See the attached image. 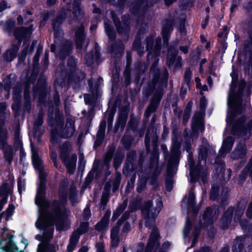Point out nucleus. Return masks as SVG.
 <instances>
[{
  "instance_id": "f257e3e1",
  "label": "nucleus",
  "mask_w": 252,
  "mask_h": 252,
  "mask_svg": "<svg viewBox=\"0 0 252 252\" xmlns=\"http://www.w3.org/2000/svg\"><path fill=\"white\" fill-rule=\"evenodd\" d=\"M66 201V195L62 202H54L52 204L54 213L51 214L47 210L50 204L45 199L44 195H36L35 202L39 208V215L35 224L37 228L44 231L43 236H36V238L41 241L38 245L37 252H56V247L49 244L48 242L53 237L52 225L54 221L56 222L57 229L59 231L65 230L69 227L70 212L64 206Z\"/></svg>"
},
{
  "instance_id": "f03ea898",
  "label": "nucleus",
  "mask_w": 252,
  "mask_h": 252,
  "mask_svg": "<svg viewBox=\"0 0 252 252\" xmlns=\"http://www.w3.org/2000/svg\"><path fill=\"white\" fill-rule=\"evenodd\" d=\"M245 85V83L243 81L240 83L239 94L235 95L230 93L229 94L226 121L227 125L232 127L231 133L233 135H238L243 139H247L252 134V120L247 121L245 117H242L235 123H233L234 117L242 111L240 94Z\"/></svg>"
},
{
  "instance_id": "7ed1b4c3",
  "label": "nucleus",
  "mask_w": 252,
  "mask_h": 252,
  "mask_svg": "<svg viewBox=\"0 0 252 252\" xmlns=\"http://www.w3.org/2000/svg\"><path fill=\"white\" fill-rule=\"evenodd\" d=\"M80 1L81 0H71L70 4L66 1V9H64V11L61 12L53 21L52 25L55 37L63 34L62 31L58 29V27L65 18L68 19V21L71 23L72 18L75 20L81 14Z\"/></svg>"
},
{
  "instance_id": "20e7f679",
  "label": "nucleus",
  "mask_w": 252,
  "mask_h": 252,
  "mask_svg": "<svg viewBox=\"0 0 252 252\" xmlns=\"http://www.w3.org/2000/svg\"><path fill=\"white\" fill-rule=\"evenodd\" d=\"M154 200L156 204L155 207H152L151 201H148L145 202L141 208L142 214L145 219V225L147 227L153 225L156 218L162 207V202L160 196H155Z\"/></svg>"
},
{
  "instance_id": "39448f33",
  "label": "nucleus",
  "mask_w": 252,
  "mask_h": 252,
  "mask_svg": "<svg viewBox=\"0 0 252 252\" xmlns=\"http://www.w3.org/2000/svg\"><path fill=\"white\" fill-rule=\"evenodd\" d=\"M74 121L68 119L65 126L62 127H58L53 130L51 134V142L54 144L58 142L60 137L68 138L72 136L75 133Z\"/></svg>"
},
{
  "instance_id": "423d86ee",
  "label": "nucleus",
  "mask_w": 252,
  "mask_h": 252,
  "mask_svg": "<svg viewBox=\"0 0 252 252\" xmlns=\"http://www.w3.org/2000/svg\"><path fill=\"white\" fill-rule=\"evenodd\" d=\"M70 148L71 145L69 143L65 142L64 143L61 148L60 156L64 162L68 171L70 174H72L75 169L77 157L76 155H74L72 157L71 159H68L67 158V154L70 150Z\"/></svg>"
},
{
  "instance_id": "0eeeda50",
  "label": "nucleus",
  "mask_w": 252,
  "mask_h": 252,
  "mask_svg": "<svg viewBox=\"0 0 252 252\" xmlns=\"http://www.w3.org/2000/svg\"><path fill=\"white\" fill-rule=\"evenodd\" d=\"M88 229V223H82L78 230L73 233L70 237L69 243L67 246L68 252H72L73 251L78 243L80 235L86 232Z\"/></svg>"
},
{
  "instance_id": "6e6552de",
  "label": "nucleus",
  "mask_w": 252,
  "mask_h": 252,
  "mask_svg": "<svg viewBox=\"0 0 252 252\" xmlns=\"http://www.w3.org/2000/svg\"><path fill=\"white\" fill-rule=\"evenodd\" d=\"M159 245V235L158 230L153 226L149 240L146 247V252H150L153 249H156Z\"/></svg>"
},
{
  "instance_id": "1a4fd4ad",
  "label": "nucleus",
  "mask_w": 252,
  "mask_h": 252,
  "mask_svg": "<svg viewBox=\"0 0 252 252\" xmlns=\"http://www.w3.org/2000/svg\"><path fill=\"white\" fill-rule=\"evenodd\" d=\"M194 198V190L191 189L188 197H186L182 202V206L185 205L187 207L188 214L191 212L195 214L197 211V208L195 206Z\"/></svg>"
},
{
  "instance_id": "9d476101",
  "label": "nucleus",
  "mask_w": 252,
  "mask_h": 252,
  "mask_svg": "<svg viewBox=\"0 0 252 252\" xmlns=\"http://www.w3.org/2000/svg\"><path fill=\"white\" fill-rule=\"evenodd\" d=\"M180 144L177 140V138H173L172 148L171 152V157L168 161V166H171L172 164H176L179 161V157L180 154Z\"/></svg>"
},
{
  "instance_id": "9b49d317",
  "label": "nucleus",
  "mask_w": 252,
  "mask_h": 252,
  "mask_svg": "<svg viewBox=\"0 0 252 252\" xmlns=\"http://www.w3.org/2000/svg\"><path fill=\"white\" fill-rule=\"evenodd\" d=\"M203 130V114L199 112L195 114L192 119V132L193 134H196L199 131Z\"/></svg>"
},
{
  "instance_id": "f8f14e48",
  "label": "nucleus",
  "mask_w": 252,
  "mask_h": 252,
  "mask_svg": "<svg viewBox=\"0 0 252 252\" xmlns=\"http://www.w3.org/2000/svg\"><path fill=\"white\" fill-rule=\"evenodd\" d=\"M218 215L219 210L217 206L213 208H208L203 214V220L204 222L212 223L217 219Z\"/></svg>"
},
{
  "instance_id": "ddd939ff",
  "label": "nucleus",
  "mask_w": 252,
  "mask_h": 252,
  "mask_svg": "<svg viewBox=\"0 0 252 252\" xmlns=\"http://www.w3.org/2000/svg\"><path fill=\"white\" fill-rule=\"evenodd\" d=\"M84 30V27L81 25L75 32V43L76 47L78 49L83 48V45L85 42Z\"/></svg>"
},
{
  "instance_id": "4468645a",
  "label": "nucleus",
  "mask_w": 252,
  "mask_h": 252,
  "mask_svg": "<svg viewBox=\"0 0 252 252\" xmlns=\"http://www.w3.org/2000/svg\"><path fill=\"white\" fill-rule=\"evenodd\" d=\"M233 213V208L232 207H230L228 208L226 211L224 213L220 223L221 227L225 229L229 226L230 224L232 215Z\"/></svg>"
},
{
  "instance_id": "2eb2a0df",
  "label": "nucleus",
  "mask_w": 252,
  "mask_h": 252,
  "mask_svg": "<svg viewBox=\"0 0 252 252\" xmlns=\"http://www.w3.org/2000/svg\"><path fill=\"white\" fill-rule=\"evenodd\" d=\"M246 154V145L244 143L240 142L237 146L234 152L231 154V157L234 159H238L244 158Z\"/></svg>"
},
{
  "instance_id": "dca6fc26",
  "label": "nucleus",
  "mask_w": 252,
  "mask_h": 252,
  "mask_svg": "<svg viewBox=\"0 0 252 252\" xmlns=\"http://www.w3.org/2000/svg\"><path fill=\"white\" fill-rule=\"evenodd\" d=\"M233 143L234 140L231 136L225 139L223 141L221 149L220 151V156L223 157L228 153L231 150Z\"/></svg>"
},
{
  "instance_id": "f3484780",
  "label": "nucleus",
  "mask_w": 252,
  "mask_h": 252,
  "mask_svg": "<svg viewBox=\"0 0 252 252\" xmlns=\"http://www.w3.org/2000/svg\"><path fill=\"white\" fill-rule=\"evenodd\" d=\"M32 160L34 168L41 172L42 169V161L39 157L37 150L32 147Z\"/></svg>"
},
{
  "instance_id": "a211bd4d",
  "label": "nucleus",
  "mask_w": 252,
  "mask_h": 252,
  "mask_svg": "<svg viewBox=\"0 0 252 252\" xmlns=\"http://www.w3.org/2000/svg\"><path fill=\"white\" fill-rule=\"evenodd\" d=\"M110 216V212H107L105 214L102 220L95 225V228L97 230L102 231L107 227Z\"/></svg>"
},
{
  "instance_id": "6ab92c4d",
  "label": "nucleus",
  "mask_w": 252,
  "mask_h": 252,
  "mask_svg": "<svg viewBox=\"0 0 252 252\" xmlns=\"http://www.w3.org/2000/svg\"><path fill=\"white\" fill-rule=\"evenodd\" d=\"M245 239V237L243 236L238 237L236 239L233 246L232 252H242Z\"/></svg>"
},
{
  "instance_id": "aec40b11",
  "label": "nucleus",
  "mask_w": 252,
  "mask_h": 252,
  "mask_svg": "<svg viewBox=\"0 0 252 252\" xmlns=\"http://www.w3.org/2000/svg\"><path fill=\"white\" fill-rule=\"evenodd\" d=\"M31 32L32 31L30 28H22L21 29L16 30L14 35L19 41H20L22 38L29 35Z\"/></svg>"
},
{
  "instance_id": "412c9836",
  "label": "nucleus",
  "mask_w": 252,
  "mask_h": 252,
  "mask_svg": "<svg viewBox=\"0 0 252 252\" xmlns=\"http://www.w3.org/2000/svg\"><path fill=\"white\" fill-rule=\"evenodd\" d=\"M111 13L112 14V19H113L114 22L115 24V26L117 29L118 32L120 33H122L123 32L124 33L127 32L129 30V27L128 26V25L125 24L124 25V27H121V24L120 23V21H119V19H117L116 18H115L112 12H111Z\"/></svg>"
},
{
  "instance_id": "4be33fe9",
  "label": "nucleus",
  "mask_w": 252,
  "mask_h": 252,
  "mask_svg": "<svg viewBox=\"0 0 252 252\" xmlns=\"http://www.w3.org/2000/svg\"><path fill=\"white\" fill-rule=\"evenodd\" d=\"M119 232V226H116L113 227L111 233V239L112 245L113 247H117L119 243L118 233Z\"/></svg>"
},
{
  "instance_id": "5701e85b",
  "label": "nucleus",
  "mask_w": 252,
  "mask_h": 252,
  "mask_svg": "<svg viewBox=\"0 0 252 252\" xmlns=\"http://www.w3.org/2000/svg\"><path fill=\"white\" fill-rule=\"evenodd\" d=\"M104 28L105 32L109 37L111 40H114L115 37V32L112 27L107 23L106 22H104Z\"/></svg>"
},
{
  "instance_id": "b1692460",
  "label": "nucleus",
  "mask_w": 252,
  "mask_h": 252,
  "mask_svg": "<svg viewBox=\"0 0 252 252\" xmlns=\"http://www.w3.org/2000/svg\"><path fill=\"white\" fill-rule=\"evenodd\" d=\"M245 209V206L244 205H239L237 210L235 211V216H234V220L235 221H239L240 220L241 217L244 214V210Z\"/></svg>"
},
{
  "instance_id": "393cba45",
  "label": "nucleus",
  "mask_w": 252,
  "mask_h": 252,
  "mask_svg": "<svg viewBox=\"0 0 252 252\" xmlns=\"http://www.w3.org/2000/svg\"><path fill=\"white\" fill-rule=\"evenodd\" d=\"M7 184H3L0 189V196H3L2 199V203L4 204L6 202L8 190L7 189Z\"/></svg>"
},
{
  "instance_id": "a878e982",
  "label": "nucleus",
  "mask_w": 252,
  "mask_h": 252,
  "mask_svg": "<svg viewBox=\"0 0 252 252\" xmlns=\"http://www.w3.org/2000/svg\"><path fill=\"white\" fill-rule=\"evenodd\" d=\"M4 157L5 159L7 160L9 163H10L12 160L13 158V151L11 146H7L5 148L4 152Z\"/></svg>"
},
{
  "instance_id": "bb28decb",
  "label": "nucleus",
  "mask_w": 252,
  "mask_h": 252,
  "mask_svg": "<svg viewBox=\"0 0 252 252\" xmlns=\"http://www.w3.org/2000/svg\"><path fill=\"white\" fill-rule=\"evenodd\" d=\"M224 172L222 171H220L219 173H218V177L219 180L220 181H223L225 182L226 181H228L230 178L231 175V170L230 169H227L226 171V176H225L223 175Z\"/></svg>"
},
{
  "instance_id": "cd10ccee",
  "label": "nucleus",
  "mask_w": 252,
  "mask_h": 252,
  "mask_svg": "<svg viewBox=\"0 0 252 252\" xmlns=\"http://www.w3.org/2000/svg\"><path fill=\"white\" fill-rule=\"evenodd\" d=\"M126 206V204H123L122 205L119 206L113 212L112 219L114 220L117 219L121 213L125 210Z\"/></svg>"
},
{
  "instance_id": "c85d7f7f",
  "label": "nucleus",
  "mask_w": 252,
  "mask_h": 252,
  "mask_svg": "<svg viewBox=\"0 0 252 252\" xmlns=\"http://www.w3.org/2000/svg\"><path fill=\"white\" fill-rule=\"evenodd\" d=\"M192 225L191 221L188 218L185 225L183 230L184 237L188 236L190 230L191 226Z\"/></svg>"
},
{
  "instance_id": "c756f323",
  "label": "nucleus",
  "mask_w": 252,
  "mask_h": 252,
  "mask_svg": "<svg viewBox=\"0 0 252 252\" xmlns=\"http://www.w3.org/2000/svg\"><path fill=\"white\" fill-rule=\"evenodd\" d=\"M70 200L73 205H74L77 202V191L74 188L71 189Z\"/></svg>"
},
{
  "instance_id": "7c9ffc66",
  "label": "nucleus",
  "mask_w": 252,
  "mask_h": 252,
  "mask_svg": "<svg viewBox=\"0 0 252 252\" xmlns=\"http://www.w3.org/2000/svg\"><path fill=\"white\" fill-rule=\"evenodd\" d=\"M208 155V149L206 147H200L199 149V158L205 159Z\"/></svg>"
},
{
  "instance_id": "2f4dec72",
  "label": "nucleus",
  "mask_w": 252,
  "mask_h": 252,
  "mask_svg": "<svg viewBox=\"0 0 252 252\" xmlns=\"http://www.w3.org/2000/svg\"><path fill=\"white\" fill-rule=\"evenodd\" d=\"M220 188L218 186H215L213 185L212 187V189L210 192V198L212 200H215L218 196V190Z\"/></svg>"
},
{
  "instance_id": "473e14b6",
  "label": "nucleus",
  "mask_w": 252,
  "mask_h": 252,
  "mask_svg": "<svg viewBox=\"0 0 252 252\" xmlns=\"http://www.w3.org/2000/svg\"><path fill=\"white\" fill-rule=\"evenodd\" d=\"M192 155L190 154H189V163L190 164V181L192 182H194L195 181V179L194 178V171L192 168Z\"/></svg>"
},
{
  "instance_id": "72a5a7b5",
  "label": "nucleus",
  "mask_w": 252,
  "mask_h": 252,
  "mask_svg": "<svg viewBox=\"0 0 252 252\" xmlns=\"http://www.w3.org/2000/svg\"><path fill=\"white\" fill-rule=\"evenodd\" d=\"M171 26H164L163 27L161 32H162L163 38H164V39L165 40H166L167 39L169 34L171 31Z\"/></svg>"
},
{
  "instance_id": "f704fd0d",
  "label": "nucleus",
  "mask_w": 252,
  "mask_h": 252,
  "mask_svg": "<svg viewBox=\"0 0 252 252\" xmlns=\"http://www.w3.org/2000/svg\"><path fill=\"white\" fill-rule=\"evenodd\" d=\"M133 48L137 51L139 55H142L144 51V48H141L139 40H135L133 45Z\"/></svg>"
},
{
  "instance_id": "c9c22d12",
  "label": "nucleus",
  "mask_w": 252,
  "mask_h": 252,
  "mask_svg": "<svg viewBox=\"0 0 252 252\" xmlns=\"http://www.w3.org/2000/svg\"><path fill=\"white\" fill-rule=\"evenodd\" d=\"M15 57V53L10 50L7 51L4 55L5 59L8 62L11 61Z\"/></svg>"
},
{
  "instance_id": "e433bc0d",
  "label": "nucleus",
  "mask_w": 252,
  "mask_h": 252,
  "mask_svg": "<svg viewBox=\"0 0 252 252\" xmlns=\"http://www.w3.org/2000/svg\"><path fill=\"white\" fill-rule=\"evenodd\" d=\"M221 189L222 192L220 194V199L223 201L226 199L228 196V193L229 192V189L227 187H221Z\"/></svg>"
},
{
  "instance_id": "4c0bfd02",
  "label": "nucleus",
  "mask_w": 252,
  "mask_h": 252,
  "mask_svg": "<svg viewBox=\"0 0 252 252\" xmlns=\"http://www.w3.org/2000/svg\"><path fill=\"white\" fill-rule=\"evenodd\" d=\"M7 135V132L4 128L3 122H0V139H5Z\"/></svg>"
},
{
  "instance_id": "58836bf2",
  "label": "nucleus",
  "mask_w": 252,
  "mask_h": 252,
  "mask_svg": "<svg viewBox=\"0 0 252 252\" xmlns=\"http://www.w3.org/2000/svg\"><path fill=\"white\" fill-rule=\"evenodd\" d=\"M156 109V106L154 104L152 103L149 107L146 110L145 115L147 118H148L150 116V113L153 111H154Z\"/></svg>"
},
{
  "instance_id": "ea45409f",
  "label": "nucleus",
  "mask_w": 252,
  "mask_h": 252,
  "mask_svg": "<svg viewBox=\"0 0 252 252\" xmlns=\"http://www.w3.org/2000/svg\"><path fill=\"white\" fill-rule=\"evenodd\" d=\"M14 210V207L13 205H10L8 207V208L6 210V220H7L9 219V218L12 216L13 212Z\"/></svg>"
},
{
  "instance_id": "a19ab883",
  "label": "nucleus",
  "mask_w": 252,
  "mask_h": 252,
  "mask_svg": "<svg viewBox=\"0 0 252 252\" xmlns=\"http://www.w3.org/2000/svg\"><path fill=\"white\" fill-rule=\"evenodd\" d=\"M122 142L126 148H128L131 143V138L128 136H125L122 139Z\"/></svg>"
},
{
  "instance_id": "79ce46f5",
  "label": "nucleus",
  "mask_w": 252,
  "mask_h": 252,
  "mask_svg": "<svg viewBox=\"0 0 252 252\" xmlns=\"http://www.w3.org/2000/svg\"><path fill=\"white\" fill-rule=\"evenodd\" d=\"M25 183L24 181L19 180L18 182V189L19 193H22L23 190L25 189Z\"/></svg>"
},
{
  "instance_id": "37998d69",
  "label": "nucleus",
  "mask_w": 252,
  "mask_h": 252,
  "mask_svg": "<svg viewBox=\"0 0 252 252\" xmlns=\"http://www.w3.org/2000/svg\"><path fill=\"white\" fill-rule=\"evenodd\" d=\"M207 105V101L204 97H201L200 100V107L202 111H204Z\"/></svg>"
},
{
  "instance_id": "c03bdc74",
  "label": "nucleus",
  "mask_w": 252,
  "mask_h": 252,
  "mask_svg": "<svg viewBox=\"0 0 252 252\" xmlns=\"http://www.w3.org/2000/svg\"><path fill=\"white\" fill-rule=\"evenodd\" d=\"M50 157L53 162H54V165L57 168V163L56 161L57 158V155L55 152L52 151L51 149L50 150Z\"/></svg>"
},
{
  "instance_id": "a18cd8bd",
  "label": "nucleus",
  "mask_w": 252,
  "mask_h": 252,
  "mask_svg": "<svg viewBox=\"0 0 252 252\" xmlns=\"http://www.w3.org/2000/svg\"><path fill=\"white\" fill-rule=\"evenodd\" d=\"M83 215L85 220H88L90 218L91 212L89 208L87 207L84 209Z\"/></svg>"
},
{
  "instance_id": "49530a36",
  "label": "nucleus",
  "mask_w": 252,
  "mask_h": 252,
  "mask_svg": "<svg viewBox=\"0 0 252 252\" xmlns=\"http://www.w3.org/2000/svg\"><path fill=\"white\" fill-rule=\"evenodd\" d=\"M113 155V150L111 151H108L105 156V161L106 164H107V162L111 160Z\"/></svg>"
},
{
  "instance_id": "de8ad7c7",
  "label": "nucleus",
  "mask_w": 252,
  "mask_h": 252,
  "mask_svg": "<svg viewBox=\"0 0 252 252\" xmlns=\"http://www.w3.org/2000/svg\"><path fill=\"white\" fill-rule=\"evenodd\" d=\"M145 186V182H140L137 185V190L138 192H141Z\"/></svg>"
},
{
  "instance_id": "09e8293b",
  "label": "nucleus",
  "mask_w": 252,
  "mask_h": 252,
  "mask_svg": "<svg viewBox=\"0 0 252 252\" xmlns=\"http://www.w3.org/2000/svg\"><path fill=\"white\" fill-rule=\"evenodd\" d=\"M246 215L249 218H252V202H251L249 205L246 212Z\"/></svg>"
},
{
  "instance_id": "8fccbe9b",
  "label": "nucleus",
  "mask_w": 252,
  "mask_h": 252,
  "mask_svg": "<svg viewBox=\"0 0 252 252\" xmlns=\"http://www.w3.org/2000/svg\"><path fill=\"white\" fill-rule=\"evenodd\" d=\"M181 2L186 6H190L192 4L193 0H182Z\"/></svg>"
},
{
  "instance_id": "3c124183",
  "label": "nucleus",
  "mask_w": 252,
  "mask_h": 252,
  "mask_svg": "<svg viewBox=\"0 0 252 252\" xmlns=\"http://www.w3.org/2000/svg\"><path fill=\"white\" fill-rule=\"evenodd\" d=\"M170 246V243L167 241L164 242L161 247V251H159V252H164L165 250L168 249Z\"/></svg>"
},
{
  "instance_id": "603ef678",
  "label": "nucleus",
  "mask_w": 252,
  "mask_h": 252,
  "mask_svg": "<svg viewBox=\"0 0 252 252\" xmlns=\"http://www.w3.org/2000/svg\"><path fill=\"white\" fill-rule=\"evenodd\" d=\"M145 142L146 149L149 151L150 149V138L148 133L146 135Z\"/></svg>"
},
{
  "instance_id": "864d4df0",
  "label": "nucleus",
  "mask_w": 252,
  "mask_h": 252,
  "mask_svg": "<svg viewBox=\"0 0 252 252\" xmlns=\"http://www.w3.org/2000/svg\"><path fill=\"white\" fill-rule=\"evenodd\" d=\"M130 225L128 223H126L124 224L123 226V232L125 233H127L130 231Z\"/></svg>"
},
{
  "instance_id": "5fc2aeb1",
  "label": "nucleus",
  "mask_w": 252,
  "mask_h": 252,
  "mask_svg": "<svg viewBox=\"0 0 252 252\" xmlns=\"http://www.w3.org/2000/svg\"><path fill=\"white\" fill-rule=\"evenodd\" d=\"M250 40H251L250 42L246 41L244 44V46L245 47V49L246 50L249 47L250 44L252 45V33H250Z\"/></svg>"
},
{
  "instance_id": "6e6d98bb",
  "label": "nucleus",
  "mask_w": 252,
  "mask_h": 252,
  "mask_svg": "<svg viewBox=\"0 0 252 252\" xmlns=\"http://www.w3.org/2000/svg\"><path fill=\"white\" fill-rule=\"evenodd\" d=\"M97 252H104L103 245L102 243H98L96 245Z\"/></svg>"
},
{
  "instance_id": "4d7b16f0",
  "label": "nucleus",
  "mask_w": 252,
  "mask_h": 252,
  "mask_svg": "<svg viewBox=\"0 0 252 252\" xmlns=\"http://www.w3.org/2000/svg\"><path fill=\"white\" fill-rule=\"evenodd\" d=\"M146 5H147V0H139V2L137 4L136 6H138V7L141 8Z\"/></svg>"
},
{
  "instance_id": "13d9d810",
  "label": "nucleus",
  "mask_w": 252,
  "mask_h": 252,
  "mask_svg": "<svg viewBox=\"0 0 252 252\" xmlns=\"http://www.w3.org/2000/svg\"><path fill=\"white\" fill-rule=\"evenodd\" d=\"M122 160L121 158L117 159V158H115L114 159V166L116 168H117L118 166L121 164L122 162Z\"/></svg>"
},
{
  "instance_id": "bf43d9fd",
  "label": "nucleus",
  "mask_w": 252,
  "mask_h": 252,
  "mask_svg": "<svg viewBox=\"0 0 252 252\" xmlns=\"http://www.w3.org/2000/svg\"><path fill=\"white\" fill-rule=\"evenodd\" d=\"M68 65L71 66H73L76 63L75 60L73 58H69L68 61Z\"/></svg>"
},
{
  "instance_id": "052dcab7",
  "label": "nucleus",
  "mask_w": 252,
  "mask_h": 252,
  "mask_svg": "<svg viewBox=\"0 0 252 252\" xmlns=\"http://www.w3.org/2000/svg\"><path fill=\"white\" fill-rule=\"evenodd\" d=\"M189 118V110H186L185 111L184 116H183V119L184 122H186Z\"/></svg>"
},
{
  "instance_id": "680f3d73",
  "label": "nucleus",
  "mask_w": 252,
  "mask_h": 252,
  "mask_svg": "<svg viewBox=\"0 0 252 252\" xmlns=\"http://www.w3.org/2000/svg\"><path fill=\"white\" fill-rule=\"evenodd\" d=\"M7 3L5 1H2L0 4V11H2L6 8Z\"/></svg>"
},
{
  "instance_id": "e2e57ef3",
  "label": "nucleus",
  "mask_w": 252,
  "mask_h": 252,
  "mask_svg": "<svg viewBox=\"0 0 252 252\" xmlns=\"http://www.w3.org/2000/svg\"><path fill=\"white\" fill-rule=\"evenodd\" d=\"M191 71L189 70H186L185 73V77L186 79H189L191 77Z\"/></svg>"
},
{
  "instance_id": "0e129e2a",
  "label": "nucleus",
  "mask_w": 252,
  "mask_h": 252,
  "mask_svg": "<svg viewBox=\"0 0 252 252\" xmlns=\"http://www.w3.org/2000/svg\"><path fill=\"white\" fill-rule=\"evenodd\" d=\"M93 7H94L93 12L94 13L100 14L101 11L98 8L96 7L95 5H93Z\"/></svg>"
},
{
  "instance_id": "69168bd1",
  "label": "nucleus",
  "mask_w": 252,
  "mask_h": 252,
  "mask_svg": "<svg viewBox=\"0 0 252 252\" xmlns=\"http://www.w3.org/2000/svg\"><path fill=\"white\" fill-rule=\"evenodd\" d=\"M93 63V57L91 55L90 57H89V59L88 60H87L86 61V63L90 65Z\"/></svg>"
},
{
  "instance_id": "338daca9",
  "label": "nucleus",
  "mask_w": 252,
  "mask_h": 252,
  "mask_svg": "<svg viewBox=\"0 0 252 252\" xmlns=\"http://www.w3.org/2000/svg\"><path fill=\"white\" fill-rule=\"evenodd\" d=\"M172 187V185L171 182H169L166 183V188L168 191L171 190Z\"/></svg>"
},
{
  "instance_id": "774afa93",
  "label": "nucleus",
  "mask_w": 252,
  "mask_h": 252,
  "mask_svg": "<svg viewBox=\"0 0 252 252\" xmlns=\"http://www.w3.org/2000/svg\"><path fill=\"white\" fill-rule=\"evenodd\" d=\"M88 248L86 246H83L79 250L78 252H88Z\"/></svg>"
}]
</instances>
